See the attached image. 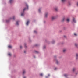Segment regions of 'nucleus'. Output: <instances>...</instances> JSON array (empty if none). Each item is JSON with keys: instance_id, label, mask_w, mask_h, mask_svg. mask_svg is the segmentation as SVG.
Returning a JSON list of instances; mask_svg holds the SVG:
<instances>
[{"instance_id": "f704fd0d", "label": "nucleus", "mask_w": 78, "mask_h": 78, "mask_svg": "<svg viewBox=\"0 0 78 78\" xmlns=\"http://www.w3.org/2000/svg\"><path fill=\"white\" fill-rule=\"evenodd\" d=\"M53 43H54L53 42H52V44H53Z\"/></svg>"}, {"instance_id": "1a4fd4ad", "label": "nucleus", "mask_w": 78, "mask_h": 78, "mask_svg": "<svg viewBox=\"0 0 78 78\" xmlns=\"http://www.w3.org/2000/svg\"><path fill=\"white\" fill-rule=\"evenodd\" d=\"M64 76H65V77H67V76H68V75L65 74H64Z\"/></svg>"}, {"instance_id": "9b49d317", "label": "nucleus", "mask_w": 78, "mask_h": 78, "mask_svg": "<svg viewBox=\"0 0 78 78\" xmlns=\"http://www.w3.org/2000/svg\"><path fill=\"white\" fill-rule=\"evenodd\" d=\"M55 11H58V9L57 8H55Z\"/></svg>"}, {"instance_id": "6ab92c4d", "label": "nucleus", "mask_w": 78, "mask_h": 78, "mask_svg": "<svg viewBox=\"0 0 78 78\" xmlns=\"http://www.w3.org/2000/svg\"><path fill=\"white\" fill-rule=\"evenodd\" d=\"M23 15H24V14H23V13H21V16H23Z\"/></svg>"}, {"instance_id": "b1692460", "label": "nucleus", "mask_w": 78, "mask_h": 78, "mask_svg": "<svg viewBox=\"0 0 78 78\" xmlns=\"http://www.w3.org/2000/svg\"><path fill=\"white\" fill-rule=\"evenodd\" d=\"M40 75L41 76H43V75L42 74V73H41L40 74Z\"/></svg>"}, {"instance_id": "c85d7f7f", "label": "nucleus", "mask_w": 78, "mask_h": 78, "mask_svg": "<svg viewBox=\"0 0 78 78\" xmlns=\"http://www.w3.org/2000/svg\"><path fill=\"white\" fill-rule=\"evenodd\" d=\"M64 37H66V36H64Z\"/></svg>"}, {"instance_id": "9d476101", "label": "nucleus", "mask_w": 78, "mask_h": 78, "mask_svg": "<svg viewBox=\"0 0 78 78\" xmlns=\"http://www.w3.org/2000/svg\"><path fill=\"white\" fill-rule=\"evenodd\" d=\"M48 16V13H47L45 14V17H47V16Z\"/></svg>"}, {"instance_id": "473e14b6", "label": "nucleus", "mask_w": 78, "mask_h": 78, "mask_svg": "<svg viewBox=\"0 0 78 78\" xmlns=\"http://www.w3.org/2000/svg\"><path fill=\"white\" fill-rule=\"evenodd\" d=\"M45 48V47L44 46V48Z\"/></svg>"}, {"instance_id": "cd10ccee", "label": "nucleus", "mask_w": 78, "mask_h": 78, "mask_svg": "<svg viewBox=\"0 0 78 78\" xmlns=\"http://www.w3.org/2000/svg\"><path fill=\"white\" fill-rule=\"evenodd\" d=\"M57 69V68H55V70H56Z\"/></svg>"}, {"instance_id": "5701e85b", "label": "nucleus", "mask_w": 78, "mask_h": 78, "mask_svg": "<svg viewBox=\"0 0 78 78\" xmlns=\"http://www.w3.org/2000/svg\"><path fill=\"white\" fill-rule=\"evenodd\" d=\"M74 35L75 36H77V34H76V33H74Z\"/></svg>"}, {"instance_id": "39448f33", "label": "nucleus", "mask_w": 78, "mask_h": 78, "mask_svg": "<svg viewBox=\"0 0 78 78\" xmlns=\"http://www.w3.org/2000/svg\"><path fill=\"white\" fill-rule=\"evenodd\" d=\"M55 61L56 62V63L57 64H59V62H58V60H55Z\"/></svg>"}, {"instance_id": "20e7f679", "label": "nucleus", "mask_w": 78, "mask_h": 78, "mask_svg": "<svg viewBox=\"0 0 78 78\" xmlns=\"http://www.w3.org/2000/svg\"><path fill=\"white\" fill-rule=\"evenodd\" d=\"M73 22H74V23H75V22H76V20H75V18H73Z\"/></svg>"}, {"instance_id": "6e6552de", "label": "nucleus", "mask_w": 78, "mask_h": 78, "mask_svg": "<svg viewBox=\"0 0 78 78\" xmlns=\"http://www.w3.org/2000/svg\"><path fill=\"white\" fill-rule=\"evenodd\" d=\"M66 21L67 22H69L70 21V18H67L66 19Z\"/></svg>"}, {"instance_id": "423d86ee", "label": "nucleus", "mask_w": 78, "mask_h": 78, "mask_svg": "<svg viewBox=\"0 0 78 78\" xmlns=\"http://www.w3.org/2000/svg\"><path fill=\"white\" fill-rule=\"evenodd\" d=\"M10 3H12L13 2V0H10L9 1Z\"/></svg>"}, {"instance_id": "7c9ffc66", "label": "nucleus", "mask_w": 78, "mask_h": 78, "mask_svg": "<svg viewBox=\"0 0 78 78\" xmlns=\"http://www.w3.org/2000/svg\"><path fill=\"white\" fill-rule=\"evenodd\" d=\"M36 53H38V52L37 51H35Z\"/></svg>"}, {"instance_id": "aec40b11", "label": "nucleus", "mask_w": 78, "mask_h": 78, "mask_svg": "<svg viewBox=\"0 0 78 78\" xmlns=\"http://www.w3.org/2000/svg\"><path fill=\"white\" fill-rule=\"evenodd\" d=\"M75 45L76 47H77V45H78V44L76 43L75 44Z\"/></svg>"}, {"instance_id": "f257e3e1", "label": "nucleus", "mask_w": 78, "mask_h": 78, "mask_svg": "<svg viewBox=\"0 0 78 78\" xmlns=\"http://www.w3.org/2000/svg\"><path fill=\"white\" fill-rule=\"evenodd\" d=\"M26 6L27 7V8H25L23 10V12H24V11L25 10H26V9H28V5H26Z\"/></svg>"}, {"instance_id": "412c9836", "label": "nucleus", "mask_w": 78, "mask_h": 78, "mask_svg": "<svg viewBox=\"0 0 78 78\" xmlns=\"http://www.w3.org/2000/svg\"><path fill=\"white\" fill-rule=\"evenodd\" d=\"M8 55L9 56H11V53H9L8 54Z\"/></svg>"}, {"instance_id": "2eb2a0df", "label": "nucleus", "mask_w": 78, "mask_h": 78, "mask_svg": "<svg viewBox=\"0 0 78 78\" xmlns=\"http://www.w3.org/2000/svg\"><path fill=\"white\" fill-rule=\"evenodd\" d=\"M38 11H39V13H41V9H39L38 10Z\"/></svg>"}, {"instance_id": "f8f14e48", "label": "nucleus", "mask_w": 78, "mask_h": 78, "mask_svg": "<svg viewBox=\"0 0 78 78\" xmlns=\"http://www.w3.org/2000/svg\"><path fill=\"white\" fill-rule=\"evenodd\" d=\"M29 23V21H27L26 23V24L27 25H28V23Z\"/></svg>"}, {"instance_id": "f3484780", "label": "nucleus", "mask_w": 78, "mask_h": 78, "mask_svg": "<svg viewBox=\"0 0 78 78\" xmlns=\"http://www.w3.org/2000/svg\"><path fill=\"white\" fill-rule=\"evenodd\" d=\"M65 1H66V0H62V2L63 3H64Z\"/></svg>"}, {"instance_id": "393cba45", "label": "nucleus", "mask_w": 78, "mask_h": 78, "mask_svg": "<svg viewBox=\"0 0 78 78\" xmlns=\"http://www.w3.org/2000/svg\"><path fill=\"white\" fill-rule=\"evenodd\" d=\"M34 32L35 33H37V31H34Z\"/></svg>"}, {"instance_id": "a878e982", "label": "nucleus", "mask_w": 78, "mask_h": 78, "mask_svg": "<svg viewBox=\"0 0 78 78\" xmlns=\"http://www.w3.org/2000/svg\"><path fill=\"white\" fill-rule=\"evenodd\" d=\"M13 20H14V19H15V17L14 16H13Z\"/></svg>"}, {"instance_id": "4be33fe9", "label": "nucleus", "mask_w": 78, "mask_h": 78, "mask_svg": "<svg viewBox=\"0 0 78 78\" xmlns=\"http://www.w3.org/2000/svg\"><path fill=\"white\" fill-rule=\"evenodd\" d=\"M18 23H19V22H18V21H17L16 22V24H17V25H19Z\"/></svg>"}, {"instance_id": "72a5a7b5", "label": "nucleus", "mask_w": 78, "mask_h": 78, "mask_svg": "<svg viewBox=\"0 0 78 78\" xmlns=\"http://www.w3.org/2000/svg\"><path fill=\"white\" fill-rule=\"evenodd\" d=\"M25 51H24V53H25Z\"/></svg>"}, {"instance_id": "a211bd4d", "label": "nucleus", "mask_w": 78, "mask_h": 78, "mask_svg": "<svg viewBox=\"0 0 78 78\" xmlns=\"http://www.w3.org/2000/svg\"><path fill=\"white\" fill-rule=\"evenodd\" d=\"M25 72H26L25 71V70L23 71V74H25Z\"/></svg>"}, {"instance_id": "4468645a", "label": "nucleus", "mask_w": 78, "mask_h": 78, "mask_svg": "<svg viewBox=\"0 0 78 78\" xmlns=\"http://www.w3.org/2000/svg\"><path fill=\"white\" fill-rule=\"evenodd\" d=\"M65 20V18H63L62 20V21L63 22V21H64Z\"/></svg>"}, {"instance_id": "ddd939ff", "label": "nucleus", "mask_w": 78, "mask_h": 78, "mask_svg": "<svg viewBox=\"0 0 78 78\" xmlns=\"http://www.w3.org/2000/svg\"><path fill=\"white\" fill-rule=\"evenodd\" d=\"M8 47L9 48H12V46L11 45H9L8 46Z\"/></svg>"}, {"instance_id": "f03ea898", "label": "nucleus", "mask_w": 78, "mask_h": 78, "mask_svg": "<svg viewBox=\"0 0 78 78\" xmlns=\"http://www.w3.org/2000/svg\"><path fill=\"white\" fill-rule=\"evenodd\" d=\"M55 19H56V17L53 16L52 17L51 20H55Z\"/></svg>"}, {"instance_id": "dca6fc26", "label": "nucleus", "mask_w": 78, "mask_h": 78, "mask_svg": "<svg viewBox=\"0 0 78 78\" xmlns=\"http://www.w3.org/2000/svg\"><path fill=\"white\" fill-rule=\"evenodd\" d=\"M66 49H64L63 50V52L64 53L65 52H66Z\"/></svg>"}, {"instance_id": "bb28decb", "label": "nucleus", "mask_w": 78, "mask_h": 78, "mask_svg": "<svg viewBox=\"0 0 78 78\" xmlns=\"http://www.w3.org/2000/svg\"><path fill=\"white\" fill-rule=\"evenodd\" d=\"M20 48H22V46H20Z\"/></svg>"}, {"instance_id": "0eeeda50", "label": "nucleus", "mask_w": 78, "mask_h": 78, "mask_svg": "<svg viewBox=\"0 0 78 78\" xmlns=\"http://www.w3.org/2000/svg\"><path fill=\"white\" fill-rule=\"evenodd\" d=\"M76 59H78V54H76Z\"/></svg>"}, {"instance_id": "2f4dec72", "label": "nucleus", "mask_w": 78, "mask_h": 78, "mask_svg": "<svg viewBox=\"0 0 78 78\" xmlns=\"http://www.w3.org/2000/svg\"><path fill=\"white\" fill-rule=\"evenodd\" d=\"M23 78H26V77H24Z\"/></svg>"}, {"instance_id": "c756f323", "label": "nucleus", "mask_w": 78, "mask_h": 78, "mask_svg": "<svg viewBox=\"0 0 78 78\" xmlns=\"http://www.w3.org/2000/svg\"><path fill=\"white\" fill-rule=\"evenodd\" d=\"M77 6H78V2L77 3Z\"/></svg>"}, {"instance_id": "7ed1b4c3", "label": "nucleus", "mask_w": 78, "mask_h": 78, "mask_svg": "<svg viewBox=\"0 0 78 78\" xmlns=\"http://www.w3.org/2000/svg\"><path fill=\"white\" fill-rule=\"evenodd\" d=\"M76 70V68H73V72H74V71H75V70Z\"/></svg>"}]
</instances>
